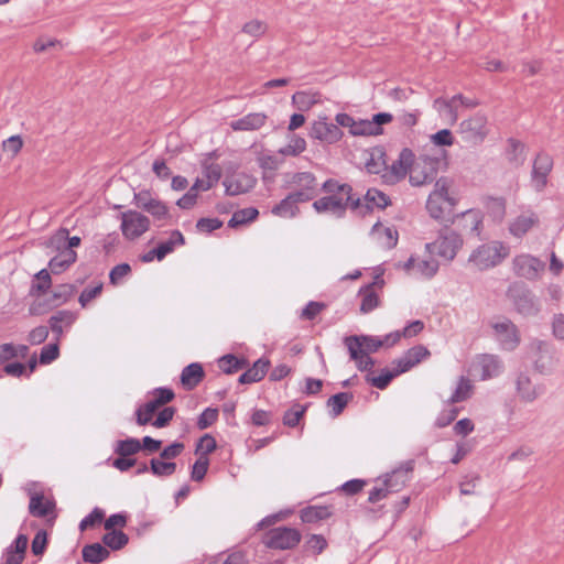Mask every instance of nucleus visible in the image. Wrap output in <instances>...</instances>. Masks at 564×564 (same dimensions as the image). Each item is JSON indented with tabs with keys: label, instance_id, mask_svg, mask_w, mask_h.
<instances>
[{
	"label": "nucleus",
	"instance_id": "obj_1",
	"mask_svg": "<svg viewBox=\"0 0 564 564\" xmlns=\"http://www.w3.org/2000/svg\"><path fill=\"white\" fill-rule=\"evenodd\" d=\"M322 191L326 193V196L313 203V208L319 214L327 213L336 217H343L348 207L352 210L361 207V199L359 197L354 198L352 187L349 184H339L337 181L329 178L324 182Z\"/></svg>",
	"mask_w": 564,
	"mask_h": 564
},
{
	"label": "nucleus",
	"instance_id": "obj_2",
	"mask_svg": "<svg viewBox=\"0 0 564 564\" xmlns=\"http://www.w3.org/2000/svg\"><path fill=\"white\" fill-rule=\"evenodd\" d=\"M509 247L500 241L479 246L468 258L469 264L484 271L500 264L509 256Z\"/></svg>",
	"mask_w": 564,
	"mask_h": 564
},
{
	"label": "nucleus",
	"instance_id": "obj_3",
	"mask_svg": "<svg viewBox=\"0 0 564 564\" xmlns=\"http://www.w3.org/2000/svg\"><path fill=\"white\" fill-rule=\"evenodd\" d=\"M507 296L512 301L516 310L525 316H533L540 312V304L534 294L522 282H513L507 290Z\"/></svg>",
	"mask_w": 564,
	"mask_h": 564
},
{
	"label": "nucleus",
	"instance_id": "obj_4",
	"mask_svg": "<svg viewBox=\"0 0 564 564\" xmlns=\"http://www.w3.org/2000/svg\"><path fill=\"white\" fill-rule=\"evenodd\" d=\"M489 133L488 119L482 113H475L459 123L460 139L473 147L481 144Z\"/></svg>",
	"mask_w": 564,
	"mask_h": 564
},
{
	"label": "nucleus",
	"instance_id": "obj_5",
	"mask_svg": "<svg viewBox=\"0 0 564 564\" xmlns=\"http://www.w3.org/2000/svg\"><path fill=\"white\" fill-rule=\"evenodd\" d=\"M463 246V239L453 230H444L437 240L425 245L430 253H436L446 261H452Z\"/></svg>",
	"mask_w": 564,
	"mask_h": 564
},
{
	"label": "nucleus",
	"instance_id": "obj_6",
	"mask_svg": "<svg viewBox=\"0 0 564 564\" xmlns=\"http://www.w3.org/2000/svg\"><path fill=\"white\" fill-rule=\"evenodd\" d=\"M301 532L289 527H278L268 531L263 543L269 549L291 550L301 542Z\"/></svg>",
	"mask_w": 564,
	"mask_h": 564
},
{
	"label": "nucleus",
	"instance_id": "obj_7",
	"mask_svg": "<svg viewBox=\"0 0 564 564\" xmlns=\"http://www.w3.org/2000/svg\"><path fill=\"white\" fill-rule=\"evenodd\" d=\"M438 160L427 155H421L413 163L410 169L409 180L413 186H421L431 183L435 180L437 174Z\"/></svg>",
	"mask_w": 564,
	"mask_h": 564
},
{
	"label": "nucleus",
	"instance_id": "obj_8",
	"mask_svg": "<svg viewBox=\"0 0 564 564\" xmlns=\"http://www.w3.org/2000/svg\"><path fill=\"white\" fill-rule=\"evenodd\" d=\"M544 270L545 263L532 254L521 253L512 259V271L519 278L534 281Z\"/></svg>",
	"mask_w": 564,
	"mask_h": 564
},
{
	"label": "nucleus",
	"instance_id": "obj_9",
	"mask_svg": "<svg viewBox=\"0 0 564 564\" xmlns=\"http://www.w3.org/2000/svg\"><path fill=\"white\" fill-rule=\"evenodd\" d=\"M149 218L135 210H128L121 214L120 228L123 237L129 240L139 238L149 229Z\"/></svg>",
	"mask_w": 564,
	"mask_h": 564
},
{
	"label": "nucleus",
	"instance_id": "obj_10",
	"mask_svg": "<svg viewBox=\"0 0 564 564\" xmlns=\"http://www.w3.org/2000/svg\"><path fill=\"white\" fill-rule=\"evenodd\" d=\"M414 154L410 149H402L398 160H395L390 166L387 165V167H384V173L382 174L384 182L388 184H395L403 180L408 173L410 174Z\"/></svg>",
	"mask_w": 564,
	"mask_h": 564
},
{
	"label": "nucleus",
	"instance_id": "obj_11",
	"mask_svg": "<svg viewBox=\"0 0 564 564\" xmlns=\"http://www.w3.org/2000/svg\"><path fill=\"white\" fill-rule=\"evenodd\" d=\"M494 335L503 350H514L520 344L517 326L508 318L492 324Z\"/></svg>",
	"mask_w": 564,
	"mask_h": 564
},
{
	"label": "nucleus",
	"instance_id": "obj_12",
	"mask_svg": "<svg viewBox=\"0 0 564 564\" xmlns=\"http://www.w3.org/2000/svg\"><path fill=\"white\" fill-rule=\"evenodd\" d=\"M474 371L482 381L498 377L503 371V362L497 355L481 354L473 362Z\"/></svg>",
	"mask_w": 564,
	"mask_h": 564
},
{
	"label": "nucleus",
	"instance_id": "obj_13",
	"mask_svg": "<svg viewBox=\"0 0 564 564\" xmlns=\"http://www.w3.org/2000/svg\"><path fill=\"white\" fill-rule=\"evenodd\" d=\"M344 344L349 351L350 359L352 360L358 359V354L364 352L368 355L384 346V341H382V339L365 335L347 336L344 339Z\"/></svg>",
	"mask_w": 564,
	"mask_h": 564
},
{
	"label": "nucleus",
	"instance_id": "obj_14",
	"mask_svg": "<svg viewBox=\"0 0 564 564\" xmlns=\"http://www.w3.org/2000/svg\"><path fill=\"white\" fill-rule=\"evenodd\" d=\"M310 137L333 144L343 138V131L336 123L328 122L326 117H323L312 123Z\"/></svg>",
	"mask_w": 564,
	"mask_h": 564
},
{
	"label": "nucleus",
	"instance_id": "obj_15",
	"mask_svg": "<svg viewBox=\"0 0 564 564\" xmlns=\"http://www.w3.org/2000/svg\"><path fill=\"white\" fill-rule=\"evenodd\" d=\"M553 167V160L546 153H539L534 160L531 181L535 191L541 192L547 184V176Z\"/></svg>",
	"mask_w": 564,
	"mask_h": 564
},
{
	"label": "nucleus",
	"instance_id": "obj_16",
	"mask_svg": "<svg viewBox=\"0 0 564 564\" xmlns=\"http://www.w3.org/2000/svg\"><path fill=\"white\" fill-rule=\"evenodd\" d=\"M540 223L539 216L532 210H527L517 216L509 225V231L517 238H522Z\"/></svg>",
	"mask_w": 564,
	"mask_h": 564
},
{
	"label": "nucleus",
	"instance_id": "obj_17",
	"mask_svg": "<svg viewBox=\"0 0 564 564\" xmlns=\"http://www.w3.org/2000/svg\"><path fill=\"white\" fill-rule=\"evenodd\" d=\"M518 395L524 402H532L541 394L544 389L540 384H533L530 377L525 373H520L516 381Z\"/></svg>",
	"mask_w": 564,
	"mask_h": 564
},
{
	"label": "nucleus",
	"instance_id": "obj_18",
	"mask_svg": "<svg viewBox=\"0 0 564 564\" xmlns=\"http://www.w3.org/2000/svg\"><path fill=\"white\" fill-rule=\"evenodd\" d=\"M413 470V462H406L401 468L388 474L383 482L391 492L400 491L410 480V474Z\"/></svg>",
	"mask_w": 564,
	"mask_h": 564
},
{
	"label": "nucleus",
	"instance_id": "obj_19",
	"mask_svg": "<svg viewBox=\"0 0 564 564\" xmlns=\"http://www.w3.org/2000/svg\"><path fill=\"white\" fill-rule=\"evenodd\" d=\"M203 176L196 178L195 183L200 187V191L205 192L213 188L221 177V167L219 164L209 163L205 160L202 164Z\"/></svg>",
	"mask_w": 564,
	"mask_h": 564
},
{
	"label": "nucleus",
	"instance_id": "obj_20",
	"mask_svg": "<svg viewBox=\"0 0 564 564\" xmlns=\"http://www.w3.org/2000/svg\"><path fill=\"white\" fill-rule=\"evenodd\" d=\"M267 115L262 112L248 113L245 117L230 122L234 131H254L262 128L267 122Z\"/></svg>",
	"mask_w": 564,
	"mask_h": 564
},
{
	"label": "nucleus",
	"instance_id": "obj_21",
	"mask_svg": "<svg viewBox=\"0 0 564 564\" xmlns=\"http://www.w3.org/2000/svg\"><path fill=\"white\" fill-rule=\"evenodd\" d=\"M269 368L270 360L265 358H260L257 361H254L253 365L239 377L238 381L241 384L258 382L264 378Z\"/></svg>",
	"mask_w": 564,
	"mask_h": 564
},
{
	"label": "nucleus",
	"instance_id": "obj_22",
	"mask_svg": "<svg viewBox=\"0 0 564 564\" xmlns=\"http://www.w3.org/2000/svg\"><path fill=\"white\" fill-rule=\"evenodd\" d=\"M254 184L256 180L246 174L238 175L237 180L235 181H230L229 178H226L224 181L226 194L230 196L247 193L248 191L253 188Z\"/></svg>",
	"mask_w": 564,
	"mask_h": 564
},
{
	"label": "nucleus",
	"instance_id": "obj_23",
	"mask_svg": "<svg viewBox=\"0 0 564 564\" xmlns=\"http://www.w3.org/2000/svg\"><path fill=\"white\" fill-rule=\"evenodd\" d=\"M474 392V384L473 381L465 377L460 376L457 381V386L452 393V395L446 401L447 404H455L459 402H464L468 400Z\"/></svg>",
	"mask_w": 564,
	"mask_h": 564
},
{
	"label": "nucleus",
	"instance_id": "obj_24",
	"mask_svg": "<svg viewBox=\"0 0 564 564\" xmlns=\"http://www.w3.org/2000/svg\"><path fill=\"white\" fill-rule=\"evenodd\" d=\"M204 378V369L202 365L194 362L186 366L181 373L182 384L188 389H194Z\"/></svg>",
	"mask_w": 564,
	"mask_h": 564
},
{
	"label": "nucleus",
	"instance_id": "obj_25",
	"mask_svg": "<svg viewBox=\"0 0 564 564\" xmlns=\"http://www.w3.org/2000/svg\"><path fill=\"white\" fill-rule=\"evenodd\" d=\"M433 107L438 113L444 117L449 123H455L458 119V109L454 99V96L451 99L445 98H436L434 100Z\"/></svg>",
	"mask_w": 564,
	"mask_h": 564
},
{
	"label": "nucleus",
	"instance_id": "obj_26",
	"mask_svg": "<svg viewBox=\"0 0 564 564\" xmlns=\"http://www.w3.org/2000/svg\"><path fill=\"white\" fill-rule=\"evenodd\" d=\"M75 321V316L69 311H58L48 319L50 328L55 334L56 340L63 335V325L70 326Z\"/></svg>",
	"mask_w": 564,
	"mask_h": 564
},
{
	"label": "nucleus",
	"instance_id": "obj_27",
	"mask_svg": "<svg viewBox=\"0 0 564 564\" xmlns=\"http://www.w3.org/2000/svg\"><path fill=\"white\" fill-rule=\"evenodd\" d=\"M332 513L327 506H310L301 510L300 518L304 523H314L328 519Z\"/></svg>",
	"mask_w": 564,
	"mask_h": 564
},
{
	"label": "nucleus",
	"instance_id": "obj_28",
	"mask_svg": "<svg viewBox=\"0 0 564 564\" xmlns=\"http://www.w3.org/2000/svg\"><path fill=\"white\" fill-rule=\"evenodd\" d=\"M82 554L85 562L99 564L105 561L110 553L106 546L101 545L100 543H94L84 546Z\"/></svg>",
	"mask_w": 564,
	"mask_h": 564
},
{
	"label": "nucleus",
	"instance_id": "obj_29",
	"mask_svg": "<svg viewBox=\"0 0 564 564\" xmlns=\"http://www.w3.org/2000/svg\"><path fill=\"white\" fill-rule=\"evenodd\" d=\"M359 295L361 297L360 303V312L367 314L373 311L379 306L380 300L376 291L373 290V284H368L360 289Z\"/></svg>",
	"mask_w": 564,
	"mask_h": 564
},
{
	"label": "nucleus",
	"instance_id": "obj_30",
	"mask_svg": "<svg viewBox=\"0 0 564 564\" xmlns=\"http://www.w3.org/2000/svg\"><path fill=\"white\" fill-rule=\"evenodd\" d=\"M76 252L72 249H65L59 252L56 257L51 259L50 268L53 273L57 274L67 269L70 264L76 261Z\"/></svg>",
	"mask_w": 564,
	"mask_h": 564
},
{
	"label": "nucleus",
	"instance_id": "obj_31",
	"mask_svg": "<svg viewBox=\"0 0 564 564\" xmlns=\"http://www.w3.org/2000/svg\"><path fill=\"white\" fill-rule=\"evenodd\" d=\"M185 240L182 232L178 230L172 231L169 240L161 242L156 247V259H164L169 253H171L174 250L175 246H183Z\"/></svg>",
	"mask_w": 564,
	"mask_h": 564
},
{
	"label": "nucleus",
	"instance_id": "obj_32",
	"mask_svg": "<svg viewBox=\"0 0 564 564\" xmlns=\"http://www.w3.org/2000/svg\"><path fill=\"white\" fill-rule=\"evenodd\" d=\"M426 209L430 216L436 220H448L453 208H448L444 200L427 198Z\"/></svg>",
	"mask_w": 564,
	"mask_h": 564
},
{
	"label": "nucleus",
	"instance_id": "obj_33",
	"mask_svg": "<svg viewBox=\"0 0 564 564\" xmlns=\"http://www.w3.org/2000/svg\"><path fill=\"white\" fill-rule=\"evenodd\" d=\"M259 216V212L254 207H248L243 209H239L234 213L231 218L228 221V226L231 228H236L238 226L246 225L257 219Z\"/></svg>",
	"mask_w": 564,
	"mask_h": 564
},
{
	"label": "nucleus",
	"instance_id": "obj_34",
	"mask_svg": "<svg viewBox=\"0 0 564 564\" xmlns=\"http://www.w3.org/2000/svg\"><path fill=\"white\" fill-rule=\"evenodd\" d=\"M429 198L444 200L448 208H454L456 204V200L448 195V181L446 178L436 181L434 191Z\"/></svg>",
	"mask_w": 564,
	"mask_h": 564
},
{
	"label": "nucleus",
	"instance_id": "obj_35",
	"mask_svg": "<svg viewBox=\"0 0 564 564\" xmlns=\"http://www.w3.org/2000/svg\"><path fill=\"white\" fill-rule=\"evenodd\" d=\"M351 399L352 394L348 392H339L337 394L332 395L327 400V406L330 408L332 416H338L344 411V409Z\"/></svg>",
	"mask_w": 564,
	"mask_h": 564
},
{
	"label": "nucleus",
	"instance_id": "obj_36",
	"mask_svg": "<svg viewBox=\"0 0 564 564\" xmlns=\"http://www.w3.org/2000/svg\"><path fill=\"white\" fill-rule=\"evenodd\" d=\"M139 451H141V442L133 437L118 441L115 447V453L123 457L132 456Z\"/></svg>",
	"mask_w": 564,
	"mask_h": 564
},
{
	"label": "nucleus",
	"instance_id": "obj_37",
	"mask_svg": "<svg viewBox=\"0 0 564 564\" xmlns=\"http://www.w3.org/2000/svg\"><path fill=\"white\" fill-rule=\"evenodd\" d=\"M52 510L51 502H44V497L42 495H34L30 499L29 511L32 516L37 518L46 517Z\"/></svg>",
	"mask_w": 564,
	"mask_h": 564
},
{
	"label": "nucleus",
	"instance_id": "obj_38",
	"mask_svg": "<svg viewBox=\"0 0 564 564\" xmlns=\"http://www.w3.org/2000/svg\"><path fill=\"white\" fill-rule=\"evenodd\" d=\"M128 535L124 532L118 530H111L102 536V542L105 543V545L115 551L126 546L128 544Z\"/></svg>",
	"mask_w": 564,
	"mask_h": 564
},
{
	"label": "nucleus",
	"instance_id": "obj_39",
	"mask_svg": "<svg viewBox=\"0 0 564 564\" xmlns=\"http://www.w3.org/2000/svg\"><path fill=\"white\" fill-rule=\"evenodd\" d=\"M219 368L228 375L235 373L247 366L246 359H239L234 355H225L218 360Z\"/></svg>",
	"mask_w": 564,
	"mask_h": 564
},
{
	"label": "nucleus",
	"instance_id": "obj_40",
	"mask_svg": "<svg viewBox=\"0 0 564 564\" xmlns=\"http://www.w3.org/2000/svg\"><path fill=\"white\" fill-rule=\"evenodd\" d=\"M540 356L535 360V368L544 373L550 371L554 366V358L549 349V346L544 343L539 344Z\"/></svg>",
	"mask_w": 564,
	"mask_h": 564
},
{
	"label": "nucleus",
	"instance_id": "obj_41",
	"mask_svg": "<svg viewBox=\"0 0 564 564\" xmlns=\"http://www.w3.org/2000/svg\"><path fill=\"white\" fill-rule=\"evenodd\" d=\"M365 202L367 209H372L373 207L386 208L390 203L388 196L376 188L367 191Z\"/></svg>",
	"mask_w": 564,
	"mask_h": 564
},
{
	"label": "nucleus",
	"instance_id": "obj_42",
	"mask_svg": "<svg viewBox=\"0 0 564 564\" xmlns=\"http://www.w3.org/2000/svg\"><path fill=\"white\" fill-rule=\"evenodd\" d=\"M398 375L393 369H383L379 376H372L368 373L366 376V381L372 387L383 390L390 384L392 379L395 378Z\"/></svg>",
	"mask_w": 564,
	"mask_h": 564
},
{
	"label": "nucleus",
	"instance_id": "obj_43",
	"mask_svg": "<svg viewBox=\"0 0 564 564\" xmlns=\"http://www.w3.org/2000/svg\"><path fill=\"white\" fill-rule=\"evenodd\" d=\"M158 409L159 406L154 403L153 400H150L142 406L138 408L135 411L137 424L143 426L152 422L153 414Z\"/></svg>",
	"mask_w": 564,
	"mask_h": 564
},
{
	"label": "nucleus",
	"instance_id": "obj_44",
	"mask_svg": "<svg viewBox=\"0 0 564 564\" xmlns=\"http://www.w3.org/2000/svg\"><path fill=\"white\" fill-rule=\"evenodd\" d=\"M292 184L305 191L315 192L317 189L316 177L310 172H299L292 177Z\"/></svg>",
	"mask_w": 564,
	"mask_h": 564
},
{
	"label": "nucleus",
	"instance_id": "obj_45",
	"mask_svg": "<svg viewBox=\"0 0 564 564\" xmlns=\"http://www.w3.org/2000/svg\"><path fill=\"white\" fill-rule=\"evenodd\" d=\"M299 208L289 195L272 208V214L279 217H294Z\"/></svg>",
	"mask_w": 564,
	"mask_h": 564
},
{
	"label": "nucleus",
	"instance_id": "obj_46",
	"mask_svg": "<svg viewBox=\"0 0 564 564\" xmlns=\"http://www.w3.org/2000/svg\"><path fill=\"white\" fill-rule=\"evenodd\" d=\"M306 149V141L297 135H293L289 143L279 150V153L285 156H296Z\"/></svg>",
	"mask_w": 564,
	"mask_h": 564
},
{
	"label": "nucleus",
	"instance_id": "obj_47",
	"mask_svg": "<svg viewBox=\"0 0 564 564\" xmlns=\"http://www.w3.org/2000/svg\"><path fill=\"white\" fill-rule=\"evenodd\" d=\"M150 469L153 475L158 477L171 476L176 470V464L173 462H163L158 458L150 460Z\"/></svg>",
	"mask_w": 564,
	"mask_h": 564
},
{
	"label": "nucleus",
	"instance_id": "obj_48",
	"mask_svg": "<svg viewBox=\"0 0 564 564\" xmlns=\"http://www.w3.org/2000/svg\"><path fill=\"white\" fill-rule=\"evenodd\" d=\"M327 545L328 543L322 534H310L304 543L305 550L311 551L314 554H321Z\"/></svg>",
	"mask_w": 564,
	"mask_h": 564
},
{
	"label": "nucleus",
	"instance_id": "obj_49",
	"mask_svg": "<svg viewBox=\"0 0 564 564\" xmlns=\"http://www.w3.org/2000/svg\"><path fill=\"white\" fill-rule=\"evenodd\" d=\"M75 292L76 288L74 284L65 283L56 286L53 292L54 304L59 305L65 303Z\"/></svg>",
	"mask_w": 564,
	"mask_h": 564
},
{
	"label": "nucleus",
	"instance_id": "obj_50",
	"mask_svg": "<svg viewBox=\"0 0 564 564\" xmlns=\"http://www.w3.org/2000/svg\"><path fill=\"white\" fill-rule=\"evenodd\" d=\"M306 406L295 404L292 409L288 410L283 415V423L286 426L294 427L299 424L301 417L304 415Z\"/></svg>",
	"mask_w": 564,
	"mask_h": 564
},
{
	"label": "nucleus",
	"instance_id": "obj_51",
	"mask_svg": "<svg viewBox=\"0 0 564 564\" xmlns=\"http://www.w3.org/2000/svg\"><path fill=\"white\" fill-rule=\"evenodd\" d=\"M143 210L151 214L158 220H163L169 217L167 207L159 199H154L153 203L143 204Z\"/></svg>",
	"mask_w": 564,
	"mask_h": 564
},
{
	"label": "nucleus",
	"instance_id": "obj_52",
	"mask_svg": "<svg viewBox=\"0 0 564 564\" xmlns=\"http://www.w3.org/2000/svg\"><path fill=\"white\" fill-rule=\"evenodd\" d=\"M200 187L194 183L192 187L184 194L177 202L176 205L182 209H191L195 204Z\"/></svg>",
	"mask_w": 564,
	"mask_h": 564
},
{
	"label": "nucleus",
	"instance_id": "obj_53",
	"mask_svg": "<svg viewBox=\"0 0 564 564\" xmlns=\"http://www.w3.org/2000/svg\"><path fill=\"white\" fill-rule=\"evenodd\" d=\"M216 441L215 438L209 435V434H205L204 436H202L196 445V451L195 453L199 456H206L210 453H213L215 449H216Z\"/></svg>",
	"mask_w": 564,
	"mask_h": 564
},
{
	"label": "nucleus",
	"instance_id": "obj_54",
	"mask_svg": "<svg viewBox=\"0 0 564 564\" xmlns=\"http://www.w3.org/2000/svg\"><path fill=\"white\" fill-rule=\"evenodd\" d=\"M208 466H209V459L208 457L206 456H199L197 458V460L194 463L193 465V468H192V473H191V478L194 480V481H200L204 479V477L206 476L207 474V470H208Z\"/></svg>",
	"mask_w": 564,
	"mask_h": 564
},
{
	"label": "nucleus",
	"instance_id": "obj_55",
	"mask_svg": "<svg viewBox=\"0 0 564 564\" xmlns=\"http://www.w3.org/2000/svg\"><path fill=\"white\" fill-rule=\"evenodd\" d=\"M438 270V262L434 259L422 260L416 264V274H420L424 278H432L436 274Z\"/></svg>",
	"mask_w": 564,
	"mask_h": 564
},
{
	"label": "nucleus",
	"instance_id": "obj_56",
	"mask_svg": "<svg viewBox=\"0 0 564 564\" xmlns=\"http://www.w3.org/2000/svg\"><path fill=\"white\" fill-rule=\"evenodd\" d=\"M268 26L260 20H251L243 24L241 32L252 37H260L267 31Z\"/></svg>",
	"mask_w": 564,
	"mask_h": 564
},
{
	"label": "nucleus",
	"instance_id": "obj_57",
	"mask_svg": "<svg viewBox=\"0 0 564 564\" xmlns=\"http://www.w3.org/2000/svg\"><path fill=\"white\" fill-rule=\"evenodd\" d=\"M408 360L412 364V366H416L420 364L424 358L430 356V351L426 347L422 345H416L412 348H410L408 351L403 354Z\"/></svg>",
	"mask_w": 564,
	"mask_h": 564
},
{
	"label": "nucleus",
	"instance_id": "obj_58",
	"mask_svg": "<svg viewBox=\"0 0 564 564\" xmlns=\"http://www.w3.org/2000/svg\"><path fill=\"white\" fill-rule=\"evenodd\" d=\"M218 419V410L213 408L205 409L197 420V427L205 430L214 424Z\"/></svg>",
	"mask_w": 564,
	"mask_h": 564
},
{
	"label": "nucleus",
	"instance_id": "obj_59",
	"mask_svg": "<svg viewBox=\"0 0 564 564\" xmlns=\"http://www.w3.org/2000/svg\"><path fill=\"white\" fill-rule=\"evenodd\" d=\"M59 355L58 344L53 343L44 346L40 354L39 361L42 365H47L54 361Z\"/></svg>",
	"mask_w": 564,
	"mask_h": 564
},
{
	"label": "nucleus",
	"instance_id": "obj_60",
	"mask_svg": "<svg viewBox=\"0 0 564 564\" xmlns=\"http://www.w3.org/2000/svg\"><path fill=\"white\" fill-rule=\"evenodd\" d=\"M154 403L160 408L169 402H171L175 394L174 391L170 388H156L152 392Z\"/></svg>",
	"mask_w": 564,
	"mask_h": 564
},
{
	"label": "nucleus",
	"instance_id": "obj_61",
	"mask_svg": "<svg viewBox=\"0 0 564 564\" xmlns=\"http://www.w3.org/2000/svg\"><path fill=\"white\" fill-rule=\"evenodd\" d=\"M104 511L99 508H95L87 517H85L80 523L79 529L80 531H85L88 528L95 525L96 523H99L104 519Z\"/></svg>",
	"mask_w": 564,
	"mask_h": 564
},
{
	"label": "nucleus",
	"instance_id": "obj_62",
	"mask_svg": "<svg viewBox=\"0 0 564 564\" xmlns=\"http://www.w3.org/2000/svg\"><path fill=\"white\" fill-rule=\"evenodd\" d=\"M102 291V283H98L94 288L85 289L79 295V304L86 307L94 299L100 295Z\"/></svg>",
	"mask_w": 564,
	"mask_h": 564
},
{
	"label": "nucleus",
	"instance_id": "obj_63",
	"mask_svg": "<svg viewBox=\"0 0 564 564\" xmlns=\"http://www.w3.org/2000/svg\"><path fill=\"white\" fill-rule=\"evenodd\" d=\"M37 282L32 284V292H45L51 286V275L47 270L42 269L35 275Z\"/></svg>",
	"mask_w": 564,
	"mask_h": 564
},
{
	"label": "nucleus",
	"instance_id": "obj_64",
	"mask_svg": "<svg viewBox=\"0 0 564 564\" xmlns=\"http://www.w3.org/2000/svg\"><path fill=\"white\" fill-rule=\"evenodd\" d=\"M175 414V409L173 406H166L161 412H159L156 419L152 422V425L156 429H162L169 425Z\"/></svg>",
	"mask_w": 564,
	"mask_h": 564
}]
</instances>
